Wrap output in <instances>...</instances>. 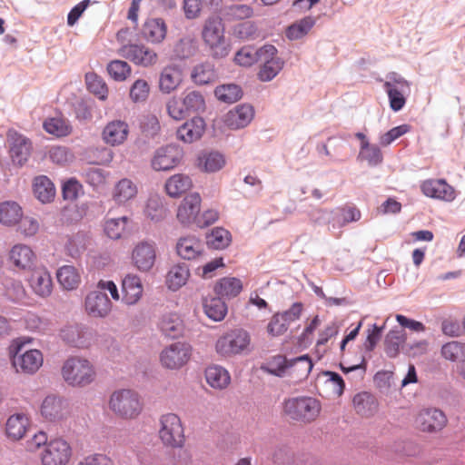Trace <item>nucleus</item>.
Instances as JSON below:
<instances>
[{
    "instance_id": "16",
    "label": "nucleus",
    "mask_w": 465,
    "mask_h": 465,
    "mask_svg": "<svg viewBox=\"0 0 465 465\" xmlns=\"http://www.w3.org/2000/svg\"><path fill=\"white\" fill-rule=\"evenodd\" d=\"M32 292L40 298H47L53 292V279L48 270L44 267L34 268L27 279Z\"/></svg>"
},
{
    "instance_id": "32",
    "label": "nucleus",
    "mask_w": 465,
    "mask_h": 465,
    "mask_svg": "<svg viewBox=\"0 0 465 465\" xmlns=\"http://www.w3.org/2000/svg\"><path fill=\"white\" fill-rule=\"evenodd\" d=\"M203 251V243L194 236L182 237L176 243L177 254L185 260H193L199 257Z\"/></svg>"
},
{
    "instance_id": "20",
    "label": "nucleus",
    "mask_w": 465,
    "mask_h": 465,
    "mask_svg": "<svg viewBox=\"0 0 465 465\" xmlns=\"http://www.w3.org/2000/svg\"><path fill=\"white\" fill-rule=\"evenodd\" d=\"M7 142L13 162L19 165L24 164L30 155L32 147L30 141L16 131L10 130L7 133Z\"/></svg>"
},
{
    "instance_id": "35",
    "label": "nucleus",
    "mask_w": 465,
    "mask_h": 465,
    "mask_svg": "<svg viewBox=\"0 0 465 465\" xmlns=\"http://www.w3.org/2000/svg\"><path fill=\"white\" fill-rule=\"evenodd\" d=\"M206 382L215 390H223L231 382L229 371L220 365H211L205 370Z\"/></svg>"
},
{
    "instance_id": "60",
    "label": "nucleus",
    "mask_w": 465,
    "mask_h": 465,
    "mask_svg": "<svg viewBox=\"0 0 465 465\" xmlns=\"http://www.w3.org/2000/svg\"><path fill=\"white\" fill-rule=\"evenodd\" d=\"M361 213L354 205H345L337 210V219L341 226L361 219Z\"/></svg>"
},
{
    "instance_id": "28",
    "label": "nucleus",
    "mask_w": 465,
    "mask_h": 465,
    "mask_svg": "<svg viewBox=\"0 0 465 465\" xmlns=\"http://www.w3.org/2000/svg\"><path fill=\"white\" fill-rule=\"evenodd\" d=\"M254 111L249 104L237 105L230 110L224 117V124L231 129H240L247 126L252 120Z\"/></svg>"
},
{
    "instance_id": "2",
    "label": "nucleus",
    "mask_w": 465,
    "mask_h": 465,
    "mask_svg": "<svg viewBox=\"0 0 465 465\" xmlns=\"http://www.w3.org/2000/svg\"><path fill=\"white\" fill-rule=\"evenodd\" d=\"M61 375L67 385L84 388L93 383L96 379L94 364L82 357H70L62 365Z\"/></svg>"
},
{
    "instance_id": "62",
    "label": "nucleus",
    "mask_w": 465,
    "mask_h": 465,
    "mask_svg": "<svg viewBox=\"0 0 465 465\" xmlns=\"http://www.w3.org/2000/svg\"><path fill=\"white\" fill-rule=\"evenodd\" d=\"M257 50L252 46H243L234 56V62L241 66H251L257 63Z\"/></svg>"
},
{
    "instance_id": "14",
    "label": "nucleus",
    "mask_w": 465,
    "mask_h": 465,
    "mask_svg": "<svg viewBox=\"0 0 465 465\" xmlns=\"http://www.w3.org/2000/svg\"><path fill=\"white\" fill-rule=\"evenodd\" d=\"M69 413L67 401L55 395L46 396L40 406L42 418L50 422L60 421L65 419Z\"/></svg>"
},
{
    "instance_id": "56",
    "label": "nucleus",
    "mask_w": 465,
    "mask_h": 465,
    "mask_svg": "<svg viewBox=\"0 0 465 465\" xmlns=\"http://www.w3.org/2000/svg\"><path fill=\"white\" fill-rule=\"evenodd\" d=\"M47 154L53 163L59 165H65L74 160V153L65 146H52Z\"/></svg>"
},
{
    "instance_id": "18",
    "label": "nucleus",
    "mask_w": 465,
    "mask_h": 465,
    "mask_svg": "<svg viewBox=\"0 0 465 465\" xmlns=\"http://www.w3.org/2000/svg\"><path fill=\"white\" fill-rule=\"evenodd\" d=\"M181 159V149L175 145H167L155 152L152 159V167L155 171H169L174 168Z\"/></svg>"
},
{
    "instance_id": "8",
    "label": "nucleus",
    "mask_w": 465,
    "mask_h": 465,
    "mask_svg": "<svg viewBox=\"0 0 465 465\" xmlns=\"http://www.w3.org/2000/svg\"><path fill=\"white\" fill-rule=\"evenodd\" d=\"M70 444L62 438L49 440L41 452L42 465H67L72 458Z\"/></svg>"
},
{
    "instance_id": "48",
    "label": "nucleus",
    "mask_w": 465,
    "mask_h": 465,
    "mask_svg": "<svg viewBox=\"0 0 465 465\" xmlns=\"http://www.w3.org/2000/svg\"><path fill=\"white\" fill-rule=\"evenodd\" d=\"M198 46L195 39L192 37L181 38L173 47V53L178 59L184 60L193 57Z\"/></svg>"
},
{
    "instance_id": "39",
    "label": "nucleus",
    "mask_w": 465,
    "mask_h": 465,
    "mask_svg": "<svg viewBox=\"0 0 465 465\" xmlns=\"http://www.w3.org/2000/svg\"><path fill=\"white\" fill-rule=\"evenodd\" d=\"M56 278L59 284L67 291L76 289L81 282L79 271L72 265H64L57 270Z\"/></svg>"
},
{
    "instance_id": "17",
    "label": "nucleus",
    "mask_w": 465,
    "mask_h": 465,
    "mask_svg": "<svg viewBox=\"0 0 465 465\" xmlns=\"http://www.w3.org/2000/svg\"><path fill=\"white\" fill-rule=\"evenodd\" d=\"M299 363L304 365V371L307 375L312 368V361L308 356H301L295 359L293 362H288L284 356L276 355L262 364L261 369L270 374L282 377L285 374L288 368Z\"/></svg>"
},
{
    "instance_id": "15",
    "label": "nucleus",
    "mask_w": 465,
    "mask_h": 465,
    "mask_svg": "<svg viewBox=\"0 0 465 465\" xmlns=\"http://www.w3.org/2000/svg\"><path fill=\"white\" fill-rule=\"evenodd\" d=\"M113 303L100 290L90 292L84 300V310L93 318H105L109 315Z\"/></svg>"
},
{
    "instance_id": "64",
    "label": "nucleus",
    "mask_w": 465,
    "mask_h": 465,
    "mask_svg": "<svg viewBox=\"0 0 465 465\" xmlns=\"http://www.w3.org/2000/svg\"><path fill=\"white\" fill-rule=\"evenodd\" d=\"M77 465H115L114 460L104 453H92L84 457Z\"/></svg>"
},
{
    "instance_id": "53",
    "label": "nucleus",
    "mask_w": 465,
    "mask_h": 465,
    "mask_svg": "<svg viewBox=\"0 0 465 465\" xmlns=\"http://www.w3.org/2000/svg\"><path fill=\"white\" fill-rule=\"evenodd\" d=\"M127 223L126 216L107 219L104 223V232L111 239H120L125 232Z\"/></svg>"
},
{
    "instance_id": "50",
    "label": "nucleus",
    "mask_w": 465,
    "mask_h": 465,
    "mask_svg": "<svg viewBox=\"0 0 465 465\" xmlns=\"http://www.w3.org/2000/svg\"><path fill=\"white\" fill-rule=\"evenodd\" d=\"M199 167L205 172H216L222 169L225 160L221 153H208L201 155L198 159Z\"/></svg>"
},
{
    "instance_id": "6",
    "label": "nucleus",
    "mask_w": 465,
    "mask_h": 465,
    "mask_svg": "<svg viewBox=\"0 0 465 465\" xmlns=\"http://www.w3.org/2000/svg\"><path fill=\"white\" fill-rule=\"evenodd\" d=\"M251 337L244 330H232L220 336L215 342V351L222 357H232L249 350Z\"/></svg>"
},
{
    "instance_id": "21",
    "label": "nucleus",
    "mask_w": 465,
    "mask_h": 465,
    "mask_svg": "<svg viewBox=\"0 0 465 465\" xmlns=\"http://www.w3.org/2000/svg\"><path fill=\"white\" fill-rule=\"evenodd\" d=\"M420 189L423 194L446 202L455 198V190L443 179H428L421 183Z\"/></svg>"
},
{
    "instance_id": "34",
    "label": "nucleus",
    "mask_w": 465,
    "mask_h": 465,
    "mask_svg": "<svg viewBox=\"0 0 465 465\" xmlns=\"http://www.w3.org/2000/svg\"><path fill=\"white\" fill-rule=\"evenodd\" d=\"M22 207L14 201L0 203V223L4 226L12 227L23 218Z\"/></svg>"
},
{
    "instance_id": "31",
    "label": "nucleus",
    "mask_w": 465,
    "mask_h": 465,
    "mask_svg": "<svg viewBox=\"0 0 465 465\" xmlns=\"http://www.w3.org/2000/svg\"><path fill=\"white\" fill-rule=\"evenodd\" d=\"M205 123L202 117H193L177 129V137L184 143H193L202 137Z\"/></svg>"
},
{
    "instance_id": "27",
    "label": "nucleus",
    "mask_w": 465,
    "mask_h": 465,
    "mask_svg": "<svg viewBox=\"0 0 465 465\" xmlns=\"http://www.w3.org/2000/svg\"><path fill=\"white\" fill-rule=\"evenodd\" d=\"M168 32V26L163 18H148L142 29L143 37L153 45L162 44Z\"/></svg>"
},
{
    "instance_id": "44",
    "label": "nucleus",
    "mask_w": 465,
    "mask_h": 465,
    "mask_svg": "<svg viewBox=\"0 0 465 465\" xmlns=\"http://www.w3.org/2000/svg\"><path fill=\"white\" fill-rule=\"evenodd\" d=\"M191 77L196 84H206L215 80L216 74L213 65L206 62L195 65Z\"/></svg>"
},
{
    "instance_id": "24",
    "label": "nucleus",
    "mask_w": 465,
    "mask_h": 465,
    "mask_svg": "<svg viewBox=\"0 0 465 465\" xmlns=\"http://www.w3.org/2000/svg\"><path fill=\"white\" fill-rule=\"evenodd\" d=\"M9 262L18 270H31L36 260L34 251L26 244H15L8 253Z\"/></svg>"
},
{
    "instance_id": "29",
    "label": "nucleus",
    "mask_w": 465,
    "mask_h": 465,
    "mask_svg": "<svg viewBox=\"0 0 465 465\" xmlns=\"http://www.w3.org/2000/svg\"><path fill=\"white\" fill-rule=\"evenodd\" d=\"M30 428L29 418L23 413L11 415L5 423V434L13 441L23 439Z\"/></svg>"
},
{
    "instance_id": "49",
    "label": "nucleus",
    "mask_w": 465,
    "mask_h": 465,
    "mask_svg": "<svg viewBox=\"0 0 465 465\" xmlns=\"http://www.w3.org/2000/svg\"><path fill=\"white\" fill-rule=\"evenodd\" d=\"M109 75L117 82L125 81L132 73L130 64L123 60H113L106 67Z\"/></svg>"
},
{
    "instance_id": "54",
    "label": "nucleus",
    "mask_w": 465,
    "mask_h": 465,
    "mask_svg": "<svg viewBox=\"0 0 465 465\" xmlns=\"http://www.w3.org/2000/svg\"><path fill=\"white\" fill-rule=\"evenodd\" d=\"M183 102L187 114L203 112L205 109L204 98L202 94L197 91L188 92L184 95Z\"/></svg>"
},
{
    "instance_id": "51",
    "label": "nucleus",
    "mask_w": 465,
    "mask_h": 465,
    "mask_svg": "<svg viewBox=\"0 0 465 465\" xmlns=\"http://www.w3.org/2000/svg\"><path fill=\"white\" fill-rule=\"evenodd\" d=\"M232 241L231 233L223 228H214L207 236V244L216 250L226 248Z\"/></svg>"
},
{
    "instance_id": "42",
    "label": "nucleus",
    "mask_w": 465,
    "mask_h": 465,
    "mask_svg": "<svg viewBox=\"0 0 465 465\" xmlns=\"http://www.w3.org/2000/svg\"><path fill=\"white\" fill-rule=\"evenodd\" d=\"M203 310L207 317L215 322L223 320L227 314V305L221 297L206 298L203 302Z\"/></svg>"
},
{
    "instance_id": "33",
    "label": "nucleus",
    "mask_w": 465,
    "mask_h": 465,
    "mask_svg": "<svg viewBox=\"0 0 465 465\" xmlns=\"http://www.w3.org/2000/svg\"><path fill=\"white\" fill-rule=\"evenodd\" d=\"M137 185L128 178L121 179L114 187L112 197L118 204H124L136 197Z\"/></svg>"
},
{
    "instance_id": "58",
    "label": "nucleus",
    "mask_w": 465,
    "mask_h": 465,
    "mask_svg": "<svg viewBox=\"0 0 465 465\" xmlns=\"http://www.w3.org/2000/svg\"><path fill=\"white\" fill-rule=\"evenodd\" d=\"M404 335L401 331H390L385 338V351L390 357H395L404 341Z\"/></svg>"
},
{
    "instance_id": "23",
    "label": "nucleus",
    "mask_w": 465,
    "mask_h": 465,
    "mask_svg": "<svg viewBox=\"0 0 465 465\" xmlns=\"http://www.w3.org/2000/svg\"><path fill=\"white\" fill-rule=\"evenodd\" d=\"M122 301L126 305H134L142 298L143 287L139 276L134 273L126 274L122 280Z\"/></svg>"
},
{
    "instance_id": "7",
    "label": "nucleus",
    "mask_w": 465,
    "mask_h": 465,
    "mask_svg": "<svg viewBox=\"0 0 465 465\" xmlns=\"http://www.w3.org/2000/svg\"><path fill=\"white\" fill-rule=\"evenodd\" d=\"M159 437L165 446L180 448L183 445L184 429L178 415L167 413L160 418Z\"/></svg>"
},
{
    "instance_id": "19",
    "label": "nucleus",
    "mask_w": 465,
    "mask_h": 465,
    "mask_svg": "<svg viewBox=\"0 0 465 465\" xmlns=\"http://www.w3.org/2000/svg\"><path fill=\"white\" fill-rule=\"evenodd\" d=\"M201 196L199 193H191L184 197L177 209L176 217L183 225L197 223L201 209Z\"/></svg>"
},
{
    "instance_id": "5",
    "label": "nucleus",
    "mask_w": 465,
    "mask_h": 465,
    "mask_svg": "<svg viewBox=\"0 0 465 465\" xmlns=\"http://www.w3.org/2000/svg\"><path fill=\"white\" fill-rule=\"evenodd\" d=\"M24 343L20 340L14 341L9 347V356L16 372L34 374L43 365V353L36 349L28 350L21 353Z\"/></svg>"
},
{
    "instance_id": "30",
    "label": "nucleus",
    "mask_w": 465,
    "mask_h": 465,
    "mask_svg": "<svg viewBox=\"0 0 465 465\" xmlns=\"http://www.w3.org/2000/svg\"><path fill=\"white\" fill-rule=\"evenodd\" d=\"M352 405L355 412L361 417L373 416L379 409V403L374 395L367 391H361L354 395Z\"/></svg>"
},
{
    "instance_id": "41",
    "label": "nucleus",
    "mask_w": 465,
    "mask_h": 465,
    "mask_svg": "<svg viewBox=\"0 0 465 465\" xmlns=\"http://www.w3.org/2000/svg\"><path fill=\"white\" fill-rule=\"evenodd\" d=\"M190 277V270L185 263L173 265L166 275V284L169 289L176 291L183 286Z\"/></svg>"
},
{
    "instance_id": "4",
    "label": "nucleus",
    "mask_w": 465,
    "mask_h": 465,
    "mask_svg": "<svg viewBox=\"0 0 465 465\" xmlns=\"http://www.w3.org/2000/svg\"><path fill=\"white\" fill-rule=\"evenodd\" d=\"M321 403L312 397L291 398L283 403V412L291 420L308 423L320 414Z\"/></svg>"
},
{
    "instance_id": "63",
    "label": "nucleus",
    "mask_w": 465,
    "mask_h": 465,
    "mask_svg": "<svg viewBox=\"0 0 465 465\" xmlns=\"http://www.w3.org/2000/svg\"><path fill=\"white\" fill-rule=\"evenodd\" d=\"M442 356L449 361H455L465 354V345L458 341H450L441 348Z\"/></svg>"
},
{
    "instance_id": "40",
    "label": "nucleus",
    "mask_w": 465,
    "mask_h": 465,
    "mask_svg": "<svg viewBox=\"0 0 465 465\" xmlns=\"http://www.w3.org/2000/svg\"><path fill=\"white\" fill-rule=\"evenodd\" d=\"M242 290V281L235 277H224L220 279L215 286L214 292L221 298L236 297Z\"/></svg>"
},
{
    "instance_id": "52",
    "label": "nucleus",
    "mask_w": 465,
    "mask_h": 465,
    "mask_svg": "<svg viewBox=\"0 0 465 465\" xmlns=\"http://www.w3.org/2000/svg\"><path fill=\"white\" fill-rule=\"evenodd\" d=\"M358 157L361 160L368 162V163L372 166L380 164L383 160L380 147L376 144H371L365 142L361 145Z\"/></svg>"
},
{
    "instance_id": "26",
    "label": "nucleus",
    "mask_w": 465,
    "mask_h": 465,
    "mask_svg": "<svg viewBox=\"0 0 465 465\" xmlns=\"http://www.w3.org/2000/svg\"><path fill=\"white\" fill-rule=\"evenodd\" d=\"M129 134V125L125 121L113 120L106 124L102 138L106 144L116 146L123 144Z\"/></svg>"
},
{
    "instance_id": "12",
    "label": "nucleus",
    "mask_w": 465,
    "mask_h": 465,
    "mask_svg": "<svg viewBox=\"0 0 465 465\" xmlns=\"http://www.w3.org/2000/svg\"><path fill=\"white\" fill-rule=\"evenodd\" d=\"M448 419L445 413L437 408H425L420 410L415 417V425L418 430L427 433L440 431L447 425Z\"/></svg>"
},
{
    "instance_id": "47",
    "label": "nucleus",
    "mask_w": 465,
    "mask_h": 465,
    "mask_svg": "<svg viewBox=\"0 0 465 465\" xmlns=\"http://www.w3.org/2000/svg\"><path fill=\"white\" fill-rule=\"evenodd\" d=\"M223 15L228 21L248 19L253 15V8L246 4H235L225 6Z\"/></svg>"
},
{
    "instance_id": "11",
    "label": "nucleus",
    "mask_w": 465,
    "mask_h": 465,
    "mask_svg": "<svg viewBox=\"0 0 465 465\" xmlns=\"http://www.w3.org/2000/svg\"><path fill=\"white\" fill-rule=\"evenodd\" d=\"M383 87L388 94L391 110L394 112L401 110L406 104V95L410 92L409 83L403 77L392 74L388 76Z\"/></svg>"
},
{
    "instance_id": "38",
    "label": "nucleus",
    "mask_w": 465,
    "mask_h": 465,
    "mask_svg": "<svg viewBox=\"0 0 465 465\" xmlns=\"http://www.w3.org/2000/svg\"><path fill=\"white\" fill-rule=\"evenodd\" d=\"M193 186L190 176L177 173L171 176L165 183V191L171 197H179L189 191Z\"/></svg>"
},
{
    "instance_id": "1",
    "label": "nucleus",
    "mask_w": 465,
    "mask_h": 465,
    "mask_svg": "<svg viewBox=\"0 0 465 465\" xmlns=\"http://www.w3.org/2000/svg\"><path fill=\"white\" fill-rule=\"evenodd\" d=\"M201 36L213 59L225 58L232 51V45L225 35V25L219 16H210L204 21Z\"/></svg>"
},
{
    "instance_id": "61",
    "label": "nucleus",
    "mask_w": 465,
    "mask_h": 465,
    "mask_svg": "<svg viewBox=\"0 0 465 465\" xmlns=\"http://www.w3.org/2000/svg\"><path fill=\"white\" fill-rule=\"evenodd\" d=\"M283 65L282 61L280 60H266L259 72V78L262 81H270L274 78L282 70Z\"/></svg>"
},
{
    "instance_id": "46",
    "label": "nucleus",
    "mask_w": 465,
    "mask_h": 465,
    "mask_svg": "<svg viewBox=\"0 0 465 465\" xmlns=\"http://www.w3.org/2000/svg\"><path fill=\"white\" fill-rule=\"evenodd\" d=\"M85 83L87 89L101 100H105L108 96V87L104 80L94 72L85 74Z\"/></svg>"
},
{
    "instance_id": "36",
    "label": "nucleus",
    "mask_w": 465,
    "mask_h": 465,
    "mask_svg": "<svg viewBox=\"0 0 465 465\" xmlns=\"http://www.w3.org/2000/svg\"><path fill=\"white\" fill-rule=\"evenodd\" d=\"M33 191L35 196L43 203H51L55 196V187L45 175H39L34 179Z\"/></svg>"
},
{
    "instance_id": "13",
    "label": "nucleus",
    "mask_w": 465,
    "mask_h": 465,
    "mask_svg": "<svg viewBox=\"0 0 465 465\" xmlns=\"http://www.w3.org/2000/svg\"><path fill=\"white\" fill-rule=\"evenodd\" d=\"M156 246L153 242L141 241L133 248L131 262L138 271L149 272L156 261Z\"/></svg>"
},
{
    "instance_id": "37",
    "label": "nucleus",
    "mask_w": 465,
    "mask_h": 465,
    "mask_svg": "<svg viewBox=\"0 0 465 465\" xmlns=\"http://www.w3.org/2000/svg\"><path fill=\"white\" fill-rule=\"evenodd\" d=\"M158 326L162 333L169 338H177L182 335L183 331V321L174 312L163 314L160 319Z\"/></svg>"
},
{
    "instance_id": "22",
    "label": "nucleus",
    "mask_w": 465,
    "mask_h": 465,
    "mask_svg": "<svg viewBox=\"0 0 465 465\" xmlns=\"http://www.w3.org/2000/svg\"><path fill=\"white\" fill-rule=\"evenodd\" d=\"M183 80V69L177 64H169L163 68L159 76V90L169 94L181 85Z\"/></svg>"
},
{
    "instance_id": "45",
    "label": "nucleus",
    "mask_w": 465,
    "mask_h": 465,
    "mask_svg": "<svg viewBox=\"0 0 465 465\" xmlns=\"http://www.w3.org/2000/svg\"><path fill=\"white\" fill-rule=\"evenodd\" d=\"M24 322L25 328L31 331L45 334L53 331V323L48 319L33 312L26 313Z\"/></svg>"
},
{
    "instance_id": "55",
    "label": "nucleus",
    "mask_w": 465,
    "mask_h": 465,
    "mask_svg": "<svg viewBox=\"0 0 465 465\" xmlns=\"http://www.w3.org/2000/svg\"><path fill=\"white\" fill-rule=\"evenodd\" d=\"M214 94L219 100L226 103H234L242 97L241 88L233 84L216 87Z\"/></svg>"
},
{
    "instance_id": "3",
    "label": "nucleus",
    "mask_w": 465,
    "mask_h": 465,
    "mask_svg": "<svg viewBox=\"0 0 465 465\" xmlns=\"http://www.w3.org/2000/svg\"><path fill=\"white\" fill-rule=\"evenodd\" d=\"M110 411L119 419L133 420L143 411V402L139 394L130 389L114 391L108 401Z\"/></svg>"
},
{
    "instance_id": "9",
    "label": "nucleus",
    "mask_w": 465,
    "mask_h": 465,
    "mask_svg": "<svg viewBox=\"0 0 465 465\" xmlns=\"http://www.w3.org/2000/svg\"><path fill=\"white\" fill-rule=\"evenodd\" d=\"M192 346L189 343L177 341L165 347L160 354L161 364L170 370H178L190 361Z\"/></svg>"
},
{
    "instance_id": "43",
    "label": "nucleus",
    "mask_w": 465,
    "mask_h": 465,
    "mask_svg": "<svg viewBox=\"0 0 465 465\" xmlns=\"http://www.w3.org/2000/svg\"><path fill=\"white\" fill-rule=\"evenodd\" d=\"M43 127L46 133L56 137H64L72 133V126L68 121L60 117L46 119L43 124Z\"/></svg>"
},
{
    "instance_id": "57",
    "label": "nucleus",
    "mask_w": 465,
    "mask_h": 465,
    "mask_svg": "<svg viewBox=\"0 0 465 465\" xmlns=\"http://www.w3.org/2000/svg\"><path fill=\"white\" fill-rule=\"evenodd\" d=\"M150 94V85L144 79H137L130 87L129 96L134 103L144 102Z\"/></svg>"
},
{
    "instance_id": "59",
    "label": "nucleus",
    "mask_w": 465,
    "mask_h": 465,
    "mask_svg": "<svg viewBox=\"0 0 465 465\" xmlns=\"http://www.w3.org/2000/svg\"><path fill=\"white\" fill-rule=\"evenodd\" d=\"M313 20L310 17L302 19L296 24L292 25L286 31V35L289 39H299L306 35L313 26Z\"/></svg>"
},
{
    "instance_id": "25",
    "label": "nucleus",
    "mask_w": 465,
    "mask_h": 465,
    "mask_svg": "<svg viewBox=\"0 0 465 465\" xmlns=\"http://www.w3.org/2000/svg\"><path fill=\"white\" fill-rule=\"evenodd\" d=\"M60 336L67 343L79 347H88L93 337L92 331L81 324L65 326L61 330Z\"/></svg>"
},
{
    "instance_id": "10",
    "label": "nucleus",
    "mask_w": 465,
    "mask_h": 465,
    "mask_svg": "<svg viewBox=\"0 0 465 465\" xmlns=\"http://www.w3.org/2000/svg\"><path fill=\"white\" fill-rule=\"evenodd\" d=\"M118 54L134 64L144 68L153 67L159 60L158 54L143 44L124 45L118 50Z\"/></svg>"
}]
</instances>
